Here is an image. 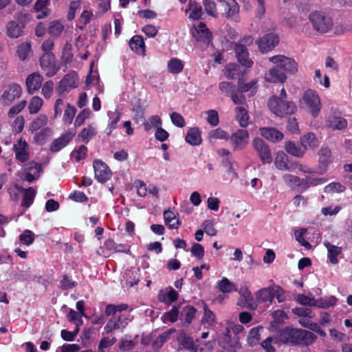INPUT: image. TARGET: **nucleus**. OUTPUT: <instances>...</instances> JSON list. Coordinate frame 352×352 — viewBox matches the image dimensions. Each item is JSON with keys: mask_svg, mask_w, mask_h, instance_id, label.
Segmentation results:
<instances>
[{"mask_svg": "<svg viewBox=\"0 0 352 352\" xmlns=\"http://www.w3.org/2000/svg\"><path fill=\"white\" fill-rule=\"evenodd\" d=\"M280 343L289 344L292 346H308L317 340V336L309 331L286 327L278 336Z\"/></svg>", "mask_w": 352, "mask_h": 352, "instance_id": "1", "label": "nucleus"}, {"mask_svg": "<svg viewBox=\"0 0 352 352\" xmlns=\"http://www.w3.org/2000/svg\"><path fill=\"white\" fill-rule=\"evenodd\" d=\"M311 26L320 34L329 32L333 27V19L329 13L324 10L311 11L308 16Z\"/></svg>", "mask_w": 352, "mask_h": 352, "instance_id": "2", "label": "nucleus"}, {"mask_svg": "<svg viewBox=\"0 0 352 352\" xmlns=\"http://www.w3.org/2000/svg\"><path fill=\"white\" fill-rule=\"evenodd\" d=\"M268 107L270 111L277 116L293 114L297 110L294 102L283 100L277 96H272L268 100Z\"/></svg>", "mask_w": 352, "mask_h": 352, "instance_id": "3", "label": "nucleus"}, {"mask_svg": "<svg viewBox=\"0 0 352 352\" xmlns=\"http://www.w3.org/2000/svg\"><path fill=\"white\" fill-rule=\"evenodd\" d=\"M300 102V105L305 104L309 109L313 117L318 116L321 109V102L316 91L310 89L306 90Z\"/></svg>", "mask_w": 352, "mask_h": 352, "instance_id": "4", "label": "nucleus"}, {"mask_svg": "<svg viewBox=\"0 0 352 352\" xmlns=\"http://www.w3.org/2000/svg\"><path fill=\"white\" fill-rule=\"evenodd\" d=\"M270 60L283 71L285 75L286 73L294 74L298 71L297 63L291 58L283 55H277L270 58Z\"/></svg>", "mask_w": 352, "mask_h": 352, "instance_id": "5", "label": "nucleus"}, {"mask_svg": "<svg viewBox=\"0 0 352 352\" xmlns=\"http://www.w3.org/2000/svg\"><path fill=\"white\" fill-rule=\"evenodd\" d=\"M253 147L263 164H270L272 162L273 157L271 149L263 139H254Z\"/></svg>", "mask_w": 352, "mask_h": 352, "instance_id": "6", "label": "nucleus"}, {"mask_svg": "<svg viewBox=\"0 0 352 352\" xmlns=\"http://www.w3.org/2000/svg\"><path fill=\"white\" fill-rule=\"evenodd\" d=\"M21 94V87L16 83H11L5 89L1 97V102L3 104L8 106L15 100L19 98Z\"/></svg>", "mask_w": 352, "mask_h": 352, "instance_id": "7", "label": "nucleus"}, {"mask_svg": "<svg viewBox=\"0 0 352 352\" xmlns=\"http://www.w3.org/2000/svg\"><path fill=\"white\" fill-rule=\"evenodd\" d=\"M78 84V74L75 72H70L66 74L59 82L56 87V91L61 96L70 89L76 88Z\"/></svg>", "mask_w": 352, "mask_h": 352, "instance_id": "8", "label": "nucleus"}, {"mask_svg": "<svg viewBox=\"0 0 352 352\" xmlns=\"http://www.w3.org/2000/svg\"><path fill=\"white\" fill-rule=\"evenodd\" d=\"M40 65L48 77L54 76L59 69L56 65L55 56L52 52H45L42 55L40 58Z\"/></svg>", "mask_w": 352, "mask_h": 352, "instance_id": "9", "label": "nucleus"}, {"mask_svg": "<svg viewBox=\"0 0 352 352\" xmlns=\"http://www.w3.org/2000/svg\"><path fill=\"white\" fill-rule=\"evenodd\" d=\"M111 318L107 321L104 327L106 333L109 334L116 330L124 329L128 323V318L125 315H111Z\"/></svg>", "mask_w": 352, "mask_h": 352, "instance_id": "10", "label": "nucleus"}, {"mask_svg": "<svg viewBox=\"0 0 352 352\" xmlns=\"http://www.w3.org/2000/svg\"><path fill=\"white\" fill-rule=\"evenodd\" d=\"M278 43L279 37L274 32H270L265 34L256 41L260 51L263 53L271 51L278 44Z\"/></svg>", "mask_w": 352, "mask_h": 352, "instance_id": "11", "label": "nucleus"}, {"mask_svg": "<svg viewBox=\"0 0 352 352\" xmlns=\"http://www.w3.org/2000/svg\"><path fill=\"white\" fill-rule=\"evenodd\" d=\"M274 164L280 170L294 171L298 167V164L296 162L290 161L288 156L283 151H279L276 153Z\"/></svg>", "mask_w": 352, "mask_h": 352, "instance_id": "12", "label": "nucleus"}, {"mask_svg": "<svg viewBox=\"0 0 352 352\" xmlns=\"http://www.w3.org/2000/svg\"><path fill=\"white\" fill-rule=\"evenodd\" d=\"M234 50L238 62L245 68H250L253 65V60L246 46L241 43H234Z\"/></svg>", "mask_w": 352, "mask_h": 352, "instance_id": "13", "label": "nucleus"}, {"mask_svg": "<svg viewBox=\"0 0 352 352\" xmlns=\"http://www.w3.org/2000/svg\"><path fill=\"white\" fill-rule=\"evenodd\" d=\"M95 178L100 183H104L111 177V171L102 161L96 160L94 162Z\"/></svg>", "mask_w": 352, "mask_h": 352, "instance_id": "14", "label": "nucleus"}, {"mask_svg": "<svg viewBox=\"0 0 352 352\" xmlns=\"http://www.w3.org/2000/svg\"><path fill=\"white\" fill-rule=\"evenodd\" d=\"M230 140L234 150L244 148L249 141V133L245 129H238L232 133Z\"/></svg>", "mask_w": 352, "mask_h": 352, "instance_id": "15", "label": "nucleus"}, {"mask_svg": "<svg viewBox=\"0 0 352 352\" xmlns=\"http://www.w3.org/2000/svg\"><path fill=\"white\" fill-rule=\"evenodd\" d=\"M75 132L69 131L63 133L60 137L54 140L50 145V151L56 153L66 146L73 139Z\"/></svg>", "mask_w": 352, "mask_h": 352, "instance_id": "16", "label": "nucleus"}, {"mask_svg": "<svg viewBox=\"0 0 352 352\" xmlns=\"http://www.w3.org/2000/svg\"><path fill=\"white\" fill-rule=\"evenodd\" d=\"M13 149L15 153L16 159L18 161L23 163L29 160V148L25 140L21 138L16 144H14Z\"/></svg>", "mask_w": 352, "mask_h": 352, "instance_id": "17", "label": "nucleus"}, {"mask_svg": "<svg viewBox=\"0 0 352 352\" xmlns=\"http://www.w3.org/2000/svg\"><path fill=\"white\" fill-rule=\"evenodd\" d=\"M25 23L21 21H10L6 25V34L11 38H17L23 34Z\"/></svg>", "mask_w": 352, "mask_h": 352, "instance_id": "18", "label": "nucleus"}, {"mask_svg": "<svg viewBox=\"0 0 352 352\" xmlns=\"http://www.w3.org/2000/svg\"><path fill=\"white\" fill-rule=\"evenodd\" d=\"M240 337L232 338L230 333L226 331L224 335L220 338L219 341V345L224 350L222 352H234L235 348L238 345V341Z\"/></svg>", "mask_w": 352, "mask_h": 352, "instance_id": "19", "label": "nucleus"}, {"mask_svg": "<svg viewBox=\"0 0 352 352\" xmlns=\"http://www.w3.org/2000/svg\"><path fill=\"white\" fill-rule=\"evenodd\" d=\"M43 81V76L38 72L28 75L25 81L28 92L33 94L41 87Z\"/></svg>", "mask_w": 352, "mask_h": 352, "instance_id": "20", "label": "nucleus"}, {"mask_svg": "<svg viewBox=\"0 0 352 352\" xmlns=\"http://www.w3.org/2000/svg\"><path fill=\"white\" fill-rule=\"evenodd\" d=\"M192 34L197 41H202L206 44H209L211 42L212 34L207 28L206 24L202 22L199 23Z\"/></svg>", "mask_w": 352, "mask_h": 352, "instance_id": "21", "label": "nucleus"}, {"mask_svg": "<svg viewBox=\"0 0 352 352\" xmlns=\"http://www.w3.org/2000/svg\"><path fill=\"white\" fill-rule=\"evenodd\" d=\"M265 80L267 82L278 83V82H284L287 78L286 75L284 74V72L280 69L276 65L274 67L271 68L266 74H265Z\"/></svg>", "mask_w": 352, "mask_h": 352, "instance_id": "22", "label": "nucleus"}, {"mask_svg": "<svg viewBox=\"0 0 352 352\" xmlns=\"http://www.w3.org/2000/svg\"><path fill=\"white\" fill-rule=\"evenodd\" d=\"M326 126L331 130H343L347 127L346 120L336 115L329 116L326 121Z\"/></svg>", "mask_w": 352, "mask_h": 352, "instance_id": "23", "label": "nucleus"}, {"mask_svg": "<svg viewBox=\"0 0 352 352\" xmlns=\"http://www.w3.org/2000/svg\"><path fill=\"white\" fill-rule=\"evenodd\" d=\"M220 3L227 19L234 17L239 11V6L235 0H221Z\"/></svg>", "mask_w": 352, "mask_h": 352, "instance_id": "24", "label": "nucleus"}, {"mask_svg": "<svg viewBox=\"0 0 352 352\" xmlns=\"http://www.w3.org/2000/svg\"><path fill=\"white\" fill-rule=\"evenodd\" d=\"M261 135L266 140L272 142H279L283 140V133L274 127H263L260 129Z\"/></svg>", "mask_w": 352, "mask_h": 352, "instance_id": "25", "label": "nucleus"}, {"mask_svg": "<svg viewBox=\"0 0 352 352\" xmlns=\"http://www.w3.org/2000/svg\"><path fill=\"white\" fill-rule=\"evenodd\" d=\"M129 46L132 51L138 54L145 56L146 47L143 37L140 35L133 36L129 41Z\"/></svg>", "mask_w": 352, "mask_h": 352, "instance_id": "26", "label": "nucleus"}, {"mask_svg": "<svg viewBox=\"0 0 352 352\" xmlns=\"http://www.w3.org/2000/svg\"><path fill=\"white\" fill-rule=\"evenodd\" d=\"M300 144L302 147L306 151L308 148L314 149L319 146V141L312 132L307 133L300 137Z\"/></svg>", "mask_w": 352, "mask_h": 352, "instance_id": "27", "label": "nucleus"}, {"mask_svg": "<svg viewBox=\"0 0 352 352\" xmlns=\"http://www.w3.org/2000/svg\"><path fill=\"white\" fill-rule=\"evenodd\" d=\"M274 291L271 287L263 288L256 293V300L259 303H271L274 300Z\"/></svg>", "mask_w": 352, "mask_h": 352, "instance_id": "28", "label": "nucleus"}, {"mask_svg": "<svg viewBox=\"0 0 352 352\" xmlns=\"http://www.w3.org/2000/svg\"><path fill=\"white\" fill-rule=\"evenodd\" d=\"M196 313L197 309L194 307L186 305L182 307L180 311L179 319L181 321H184L187 325H189L195 318Z\"/></svg>", "mask_w": 352, "mask_h": 352, "instance_id": "29", "label": "nucleus"}, {"mask_svg": "<svg viewBox=\"0 0 352 352\" xmlns=\"http://www.w3.org/2000/svg\"><path fill=\"white\" fill-rule=\"evenodd\" d=\"M174 332H175V329L171 328L158 336L151 344L153 351H158L162 347L164 342L170 338V336Z\"/></svg>", "mask_w": 352, "mask_h": 352, "instance_id": "30", "label": "nucleus"}, {"mask_svg": "<svg viewBox=\"0 0 352 352\" xmlns=\"http://www.w3.org/2000/svg\"><path fill=\"white\" fill-rule=\"evenodd\" d=\"M178 298V293L172 287H170L168 291H160L158 298L162 302L166 305H170L175 302Z\"/></svg>", "mask_w": 352, "mask_h": 352, "instance_id": "31", "label": "nucleus"}, {"mask_svg": "<svg viewBox=\"0 0 352 352\" xmlns=\"http://www.w3.org/2000/svg\"><path fill=\"white\" fill-rule=\"evenodd\" d=\"M320 166H327L333 162L332 153L328 147H322L318 153Z\"/></svg>", "mask_w": 352, "mask_h": 352, "instance_id": "32", "label": "nucleus"}, {"mask_svg": "<svg viewBox=\"0 0 352 352\" xmlns=\"http://www.w3.org/2000/svg\"><path fill=\"white\" fill-rule=\"evenodd\" d=\"M186 141L190 145L197 146L201 143V133L198 128H190L186 135Z\"/></svg>", "mask_w": 352, "mask_h": 352, "instance_id": "33", "label": "nucleus"}, {"mask_svg": "<svg viewBox=\"0 0 352 352\" xmlns=\"http://www.w3.org/2000/svg\"><path fill=\"white\" fill-rule=\"evenodd\" d=\"M285 149L289 155L296 157H302L305 151L302 146H298L294 142L289 141L285 143Z\"/></svg>", "mask_w": 352, "mask_h": 352, "instance_id": "34", "label": "nucleus"}, {"mask_svg": "<svg viewBox=\"0 0 352 352\" xmlns=\"http://www.w3.org/2000/svg\"><path fill=\"white\" fill-rule=\"evenodd\" d=\"M236 119L239 121L241 127H246L250 123V116L248 111L243 107H236L235 108Z\"/></svg>", "mask_w": 352, "mask_h": 352, "instance_id": "35", "label": "nucleus"}, {"mask_svg": "<svg viewBox=\"0 0 352 352\" xmlns=\"http://www.w3.org/2000/svg\"><path fill=\"white\" fill-rule=\"evenodd\" d=\"M16 53L21 60L28 59L32 55L31 44L28 42L20 44L17 47Z\"/></svg>", "mask_w": 352, "mask_h": 352, "instance_id": "36", "label": "nucleus"}, {"mask_svg": "<svg viewBox=\"0 0 352 352\" xmlns=\"http://www.w3.org/2000/svg\"><path fill=\"white\" fill-rule=\"evenodd\" d=\"M164 218L165 223L170 229H177L181 225V221L176 219L175 214L170 210L164 212Z\"/></svg>", "mask_w": 352, "mask_h": 352, "instance_id": "37", "label": "nucleus"}, {"mask_svg": "<svg viewBox=\"0 0 352 352\" xmlns=\"http://www.w3.org/2000/svg\"><path fill=\"white\" fill-rule=\"evenodd\" d=\"M324 246L328 250V257L332 264L338 263L337 256L341 253L342 248L331 245L329 242H324Z\"/></svg>", "mask_w": 352, "mask_h": 352, "instance_id": "38", "label": "nucleus"}, {"mask_svg": "<svg viewBox=\"0 0 352 352\" xmlns=\"http://www.w3.org/2000/svg\"><path fill=\"white\" fill-rule=\"evenodd\" d=\"M263 329V328L261 326H257L250 330L247 338V341L250 346H254L258 344L261 340V335L259 332Z\"/></svg>", "mask_w": 352, "mask_h": 352, "instance_id": "39", "label": "nucleus"}, {"mask_svg": "<svg viewBox=\"0 0 352 352\" xmlns=\"http://www.w3.org/2000/svg\"><path fill=\"white\" fill-rule=\"evenodd\" d=\"M129 305L125 303L120 304V305H112L109 304L106 306L105 308V315L107 316H110L111 315H122L120 313L122 311H125L128 309Z\"/></svg>", "mask_w": 352, "mask_h": 352, "instance_id": "40", "label": "nucleus"}, {"mask_svg": "<svg viewBox=\"0 0 352 352\" xmlns=\"http://www.w3.org/2000/svg\"><path fill=\"white\" fill-rule=\"evenodd\" d=\"M283 179L284 182L292 189L298 187H300L302 189V179L290 174L284 175Z\"/></svg>", "mask_w": 352, "mask_h": 352, "instance_id": "41", "label": "nucleus"}, {"mask_svg": "<svg viewBox=\"0 0 352 352\" xmlns=\"http://www.w3.org/2000/svg\"><path fill=\"white\" fill-rule=\"evenodd\" d=\"M23 197L21 201V206L25 208L30 207L34 201L36 190L33 188L30 187L27 189H23Z\"/></svg>", "mask_w": 352, "mask_h": 352, "instance_id": "42", "label": "nucleus"}, {"mask_svg": "<svg viewBox=\"0 0 352 352\" xmlns=\"http://www.w3.org/2000/svg\"><path fill=\"white\" fill-rule=\"evenodd\" d=\"M110 121L108 127L106 129V133L108 135L111 134L112 130L116 129L117 123L120 121L121 113L116 110L114 112L109 111L108 113Z\"/></svg>", "mask_w": 352, "mask_h": 352, "instance_id": "43", "label": "nucleus"}, {"mask_svg": "<svg viewBox=\"0 0 352 352\" xmlns=\"http://www.w3.org/2000/svg\"><path fill=\"white\" fill-rule=\"evenodd\" d=\"M180 308V305L173 306L169 311L164 313L162 317V320H163V322H176L179 317Z\"/></svg>", "mask_w": 352, "mask_h": 352, "instance_id": "44", "label": "nucleus"}, {"mask_svg": "<svg viewBox=\"0 0 352 352\" xmlns=\"http://www.w3.org/2000/svg\"><path fill=\"white\" fill-rule=\"evenodd\" d=\"M189 9L191 10L189 18L192 20H198L204 14L201 6L195 1H190Z\"/></svg>", "mask_w": 352, "mask_h": 352, "instance_id": "45", "label": "nucleus"}, {"mask_svg": "<svg viewBox=\"0 0 352 352\" xmlns=\"http://www.w3.org/2000/svg\"><path fill=\"white\" fill-rule=\"evenodd\" d=\"M219 289L223 293H230L237 291L236 285L227 278L223 277L218 283Z\"/></svg>", "mask_w": 352, "mask_h": 352, "instance_id": "46", "label": "nucleus"}, {"mask_svg": "<svg viewBox=\"0 0 352 352\" xmlns=\"http://www.w3.org/2000/svg\"><path fill=\"white\" fill-rule=\"evenodd\" d=\"M43 104V100L38 96H33L29 103L28 109L30 114L37 113Z\"/></svg>", "mask_w": 352, "mask_h": 352, "instance_id": "47", "label": "nucleus"}, {"mask_svg": "<svg viewBox=\"0 0 352 352\" xmlns=\"http://www.w3.org/2000/svg\"><path fill=\"white\" fill-rule=\"evenodd\" d=\"M52 133V131L51 129L48 127L43 128L35 134L34 140L36 144L43 145L45 142L46 139L50 137Z\"/></svg>", "mask_w": 352, "mask_h": 352, "instance_id": "48", "label": "nucleus"}, {"mask_svg": "<svg viewBox=\"0 0 352 352\" xmlns=\"http://www.w3.org/2000/svg\"><path fill=\"white\" fill-rule=\"evenodd\" d=\"M184 64L178 58H172L168 63V70L171 74H179L182 72Z\"/></svg>", "mask_w": 352, "mask_h": 352, "instance_id": "49", "label": "nucleus"}, {"mask_svg": "<svg viewBox=\"0 0 352 352\" xmlns=\"http://www.w3.org/2000/svg\"><path fill=\"white\" fill-rule=\"evenodd\" d=\"M96 135V131L95 128L91 125L83 129L81 132L78 134V138L85 143H87L90 139Z\"/></svg>", "mask_w": 352, "mask_h": 352, "instance_id": "50", "label": "nucleus"}, {"mask_svg": "<svg viewBox=\"0 0 352 352\" xmlns=\"http://www.w3.org/2000/svg\"><path fill=\"white\" fill-rule=\"evenodd\" d=\"M48 118L47 116L44 114L39 115L36 118H35L31 123L30 126V131H36L43 126H45L47 123Z\"/></svg>", "mask_w": 352, "mask_h": 352, "instance_id": "51", "label": "nucleus"}, {"mask_svg": "<svg viewBox=\"0 0 352 352\" xmlns=\"http://www.w3.org/2000/svg\"><path fill=\"white\" fill-rule=\"evenodd\" d=\"M302 190H305L309 186H317L324 183L327 179L320 177L314 178L310 176H307L305 179H302Z\"/></svg>", "mask_w": 352, "mask_h": 352, "instance_id": "52", "label": "nucleus"}, {"mask_svg": "<svg viewBox=\"0 0 352 352\" xmlns=\"http://www.w3.org/2000/svg\"><path fill=\"white\" fill-rule=\"evenodd\" d=\"M76 112V109L74 106H72L67 103L64 111V115L63 118V122L67 124H71L75 116Z\"/></svg>", "mask_w": 352, "mask_h": 352, "instance_id": "53", "label": "nucleus"}, {"mask_svg": "<svg viewBox=\"0 0 352 352\" xmlns=\"http://www.w3.org/2000/svg\"><path fill=\"white\" fill-rule=\"evenodd\" d=\"M272 343H280L278 336L267 338L264 341L261 342V346L266 352H275L276 350L275 348L272 346Z\"/></svg>", "mask_w": 352, "mask_h": 352, "instance_id": "54", "label": "nucleus"}, {"mask_svg": "<svg viewBox=\"0 0 352 352\" xmlns=\"http://www.w3.org/2000/svg\"><path fill=\"white\" fill-rule=\"evenodd\" d=\"M72 45L66 43L63 48L62 59L65 63H70L72 61L74 54L72 53Z\"/></svg>", "mask_w": 352, "mask_h": 352, "instance_id": "55", "label": "nucleus"}, {"mask_svg": "<svg viewBox=\"0 0 352 352\" xmlns=\"http://www.w3.org/2000/svg\"><path fill=\"white\" fill-rule=\"evenodd\" d=\"M63 25L57 21L51 22L48 28V33L54 36H58L63 30Z\"/></svg>", "mask_w": 352, "mask_h": 352, "instance_id": "56", "label": "nucleus"}, {"mask_svg": "<svg viewBox=\"0 0 352 352\" xmlns=\"http://www.w3.org/2000/svg\"><path fill=\"white\" fill-rule=\"evenodd\" d=\"M296 300L302 305L318 306V300L314 297L298 294L296 296Z\"/></svg>", "mask_w": 352, "mask_h": 352, "instance_id": "57", "label": "nucleus"}, {"mask_svg": "<svg viewBox=\"0 0 352 352\" xmlns=\"http://www.w3.org/2000/svg\"><path fill=\"white\" fill-rule=\"evenodd\" d=\"M104 247L109 250H113L116 252L128 253L130 252L129 250H125L124 248L118 249V247H122V244H116L111 239L105 241Z\"/></svg>", "mask_w": 352, "mask_h": 352, "instance_id": "58", "label": "nucleus"}, {"mask_svg": "<svg viewBox=\"0 0 352 352\" xmlns=\"http://www.w3.org/2000/svg\"><path fill=\"white\" fill-rule=\"evenodd\" d=\"M117 340L115 337L110 338L109 337H103L100 341L98 345V351L104 352V350L111 346L116 342Z\"/></svg>", "mask_w": 352, "mask_h": 352, "instance_id": "59", "label": "nucleus"}, {"mask_svg": "<svg viewBox=\"0 0 352 352\" xmlns=\"http://www.w3.org/2000/svg\"><path fill=\"white\" fill-rule=\"evenodd\" d=\"M27 101L25 100H21L18 104L12 106L8 112L9 118H14L16 115L19 113L26 106Z\"/></svg>", "mask_w": 352, "mask_h": 352, "instance_id": "60", "label": "nucleus"}, {"mask_svg": "<svg viewBox=\"0 0 352 352\" xmlns=\"http://www.w3.org/2000/svg\"><path fill=\"white\" fill-rule=\"evenodd\" d=\"M91 114V111L89 109H84L82 110L80 113L76 118L74 125L76 127L80 126L82 125L86 119L89 118Z\"/></svg>", "mask_w": 352, "mask_h": 352, "instance_id": "61", "label": "nucleus"}, {"mask_svg": "<svg viewBox=\"0 0 352 352\" xmlns=\"http://www.w3.org/2000/svg\"><path fill=\"white\" fill-rule=\"evenodd\" d=\"M19 240L23 244L29 245L33 243L34 240V234L32 231L25 230L21 234H20Z\"/></svg>", "mask_w": 352, "mask_h": 352, "instance_id": "62", "label": "nucleus"}, {"mask_svg": "<svg viewBox=\"0 0 352 352\" xmlns=\"http://www.w3.org/2000/svg\"><path fill=\"white\" fill-rule=\"evenodd\" d=\"M203 4L204 6L205 11L208 14L216 17L217 16V9L216 3L212 0H204Z\"/></svg>", "mask_w": 352, "mask_h": 352, "instance_id": "63", "label": "nucleus"}, {"mask_svg": "<svg viewBox=\"0 0 352 352\" xmlns=\"http://www.w3.org/2000/svg\"><path fill=\"white\" fill-rule=\"evenodd\" d=\"M182 346L191 351H197L199 345L197 344L193 339L190 337H184L182 340Z\"/></svg>", "mask_w": 352, "mask_h": 352, "instance_id": "64", "label": "nucleus"}]
</instances>
